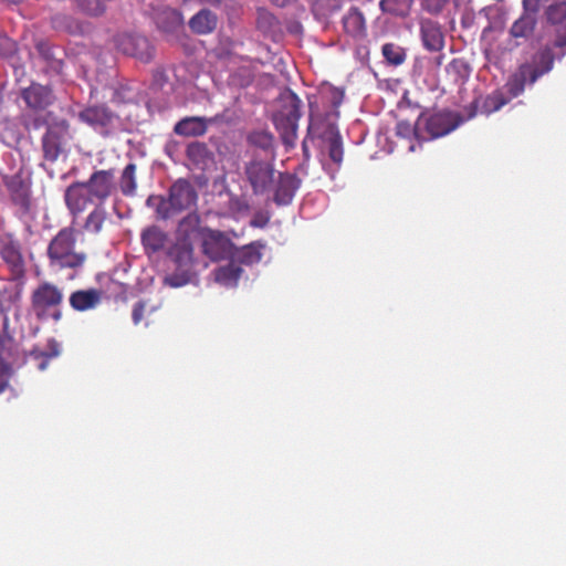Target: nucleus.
Here are the masks:
<instances>
[{"mask_svg": "<svg viewBox=\"0 0 566 566\" xmlns=\"http://www.w3.org/2000/svg\"><path fill=\"white\" fill-rule=\"evenodd\" d=\"M46 346H49V352L33 348L25 355V363L32 365L38 371H44L50 366L51 359L60 355V345L56 340L50 339Z\"/></svg>", "mask_w": 566, "mask_h": 566, "instance_id": "4be33fe9", "label": "nucleus"}, {"mask_svg": "<svg viewBox=\"0 0 566 566\" xmlns=\"http://www.w3.org/2000/svg\"><path fill=\"white\" fill-rule=\"evenodd\" d=\"M343 31L355 40H361L367 36V24L360 10L353 7L342 19Z\"/></svg>", "mask_w": 566, "mask_h": 566, "instance_id": "aec40b11", "label": "nucleus"}, {"mask_svg": "<svg viewBox=\"0 0 566 566\" xmlns=\"http://www.w3.org/2000/svg\"><path fill=\"white\" fill-rule=\"evenodd\" d=\"M187 158L195 169L208 170L214 167L216 158L209 147L199 140L192 142L187 146Z\"/></svg>", "mask_w": 566, "mask_h": 566, "instance_id": "f3484780", "label": "nucleus"}, {"mask_svg": "<svg viewBox=\"0 0 566 566\" xmlns=\"http://www.w3.org/2000/svg\"><path fill=\"white\" fill-rule=\"evenodd\" d=\"M208 130V119L205 117H184L175 124L177 136L199 137Z\"/></svg>", "mask_w": 566, "mask_h": 566, "instance_id": "5701e85b", "label": "nucleus"}, {"mask_svg": "<svg viewBox=\"0 0 566 566\" xmlns=\"http://www.w3.org/2000/svg\"><path fill=\"white\" fill-rule=\"evenodd\" d=\"M201 251L211 262H219L232 256L235 249L224 232L203 227L200 229Z\"/></svg>", "mask_w": 566, "mask_h": 566, "instance_id": "6e6552de", "label": "nucleus"}, {"mask_svg": "<svg viewBox=\"0 0 566 566\" xmlns=\"http://www.w3.org/2000/svg\"><path fill=\"white\" fill-rule=\"evenodd\" d=\"M107 222V211L103 205H95L91 213L87 214L84 222L86 233L99 234Z\"/></svg>", "mask_w": 566, "mask_h": 566, "instance_id": "cd10ccee", "label": "nucleus"}, {"mask_svg": "<svg viewBox=\"0 0 566 566\" xmlns=\"http://www.w3.org/2000/svg\"><path fill=\"white\" fill-rule=\"evenodd\" d=\"M242 268L237 262L231 261L224 266L216 269L214 277L218 283L224 286H235L242 275Z\"/></svg>", "mask_w": 566, "mask_h": 566, "instance_id": "c85d7f7f", "label": "nucleus"}, {"mask_svg": "<svg viewBox=\"0 0 566 566\" xmlns=\"http://www.w3.org/2000/svg\"><path fill=\"white\" fill-rule=\"evenodd\" d=\"M155 80L158 83H164L167 81V76H165L164 71H156L155 72Z\"/></svg>", "mask_w": 566, "mask_h": 566, "instance_id": "864d4df0", "label": "nucleus"}, {"mask_svg": "<svg viewBox=\"0 0 566 566\" xmlns=\"http://www.w3.org/2000/svg\"><path fill=\"white\" fill-rule=\"evenodd\" d=\"M546 20L553 25H558L566 20V1H559L548 6L546 9Z\"/></svg>", "mask_w": 566, "mask_h": 566, "instance_id": "58836bf2", "label": "nucleus"}, {"mask_svg": "<svg viewBox=\"0 0 566 566\" xmlns=\"http://www.w3.org/2000/svg\"><path fill=\"white\" fill-rule=\"evenodd\" d=\"M116 191L113 168L93 171L90 179L66 187L64 200L72 216L83 213L88 205H103Z\"/></svg>", "mask_w": 566, "mask_h": 566, "instance_id": "f257e3e1", "label": "nucleus"}, {"mask_svg": "<svg viewBox=\"0 0 566 566\" xmlns=\"http://www.w3.org/2000/svg\"><path fill=\"white\" fill-rule=\"evenodd\" d=\"M21 97L33 112H42L52 106L56 97L50 86L32 82L30 86L22 90Z\"/></svg>", "mask_w": 566, "mask_h": 566, "instance_id": "ddd939ff", "label": "nucleus"}, {"mask_svg": "<svg viewBox=\"0 0 566 566\" xmlns=\"http://www.w3.org/2000/svg\"><path fill=\"white\" fill-rule=\"evenodd\" d=\"M443 57H444V56H443V54H441V55L437 56V59H436V65H438V66L442 65V63H443Z\"/></svg>", "mask_w": 566, "mask_h": 566, "instance_id": "6e6d98bb", "label": "nucleus"}, {"mask_svg": "<svg viewBox=\"0 0 566 566\" xmlns=\"http://www.w3.org/2000/svg\"><path fill=\"white\" fill-rule=\"evenodd\" d=\"M381 54L385 56V60L388 62V64L391 65H400L406 59L403 48L392 42H388L382 45Z\"/></svg>", "mask_w": 566, "mask_h": 566, "instance_id": "f704fd0d", "label": "nucleus"}, {"mask_svg": "<svg viewBox=\"0 0 566 566\" xmlns=\"http://www.w3.org/2000/svg\"><path fill=\"white\" fill-rule=\"evenodd\" d=\"M251 146L258 147L263 151H271L273 149V135L266 130L252 132L248 137Z\"/></svg>", "mask_w": 566, "mask_h": 566, "instance_id": "c9c22d12", "label": "nucleus"}, {"mask_svg": "<svg viewBox=\"0 0 566 566\" xmlns=\"http://www.w3.org/2000/svg\"><path fill=\"white\" fill-rule=\"evenodd\" d=\"M415 0H381L379 6L382 13L405 18L409 14Z\"/></svg>", "mask_w": 566, "mask_h": 566, "instance_id": "473e14b6", "label": "nucleus"}, {"mask_svg": "<svg viewBox=\"0 0 566 566\" xmlns=\"http://www.w3.org/2000/svg\"><path fill=\"white\" fill-rule=\"evenodd\" d=\"M447 71L449 74L455 76L457 81H465L470 77L471 69L463 59H454L448 64Z\"/></svg>", "mask_w": 566, "mask_h": 566, "instance_id": "4c0bfd02", "label": "nucleus"}, {"mask_svg": "<svg viewBox=\"0 0 566 566\" xmlns=\"http://www.w3.org/2000/svg\"><path fill=\"white\" fill-rule=\"evenodd\" d=\"M167 255L175 265V272L164 277V285L181 287L193 276L195 249L188 238L179 239L169 247Z\"/></svg>", "mask_w": 566, "mask_h": 566, "instance_id": "39448f33", "label": "nucleus"}, {"mask_svg": "<svg viewBox=\"0 0 566 566\" xmlns=\"http://www.w3.org/2000/svg\"><path fill=\"white\" fill-rule=\"evenodd\" d=\"M0 254L3 262L9 265L11 276L14 280H22L25 273V264L19 242L11 235L3 237L0 240Z\"/></svg>", "mask_w": 566, "mask_h": 566, "instance_id": "9b49d317", "label": "nucleus"}, {"mask_svg": "<svg viewBox=\"0 0 566 566\" xmlns=\"http://www.w3.org/2000/svg\"><path fill=\"white\" fill-rule=\"evenodd\" d=\"M245 177L252 187L254 193L265 192L273 182L274 169L273 166L263 160H252L245 165Z\"/></svg>", "mask_w": 566, "mask_h": 566, "instance_id": "f8f14e48", "label": "nucleus"}, {"mask_svg": "<svg viewBox=\"0 0 566 566\" xmlns=\"http://www.w3.org/2000/svg\"><path fill=\"white\" fill-rule=\"evenodd\" d=\"M19 296H20V290H18V292L15 294L17 300H19Z\"/></svg>", "mask_w": 566, "mask_h": 566, "instance_id": "e2e57ef3", "label": "nucleus"}, {"mask_svg": "<svg viewBox=\"0 0 566 566\" xmlns=\"http://www.w3.org/2000/svg\"><path fill=\"white\" fill-rule=\"evenodd\" d=\"M420 34L422 45L430 52H440L444 46V35L441 24L431 20L423 19L420 23Z\"/></svg>", "mask_w": 566, "mask_h": 566, "instance_id": "dca6fc26", "label": "nucleus"}, {"mask_svg": "<svg viewBox=\"0 0 566 566\" xmlns=\"http://www.w3.org/2000/svg\"><path fill=\"white\" fill-rule=\"evenodd\" d=\"M301 118V99L297 94L286 91L280 94L279 109L273 114L272 120L275 124L281 140L287 147H293L297 139L298 120Z\"/></svg>", "mask_w": 566, "mask_h": 566, "instance_id": "20e7f679", "label": "nucleus"}, {"mask_svg": "<svg viewBox=\"0 0 566 566\" xmlns=\"http://www.w3.org/2000/svg\"><path fill=\"white\" fill-rule=\"evenodd\" d=\"M145 312H146V301H139L134 304L133 313H132V318H133L134 325L140 324Z\"/></svg>", "mask_w": 566, "mask_h": 566, "instance_id": "a18cd8bd", "label": "nucleus"}, {"mask_svg": "<svg viewBox=\"0 0 566 566\" xmlns=\"http://www.w3.org/2000/svg\"><path fill=\"white\" fill-rule=\"evenodd\" d=\"M64 290L51 281H42L30 294V308L38 321L63 319Z\"/></svg>", "mask_w": 566, "mask_h": 566, "instance_id": "7ed1b4c3", "label": "nucleus"}, {"mask_svg": "<svg viewBox=\"0 0 566 566\" xmlns=\"http://www.w3.org/2000/svg\"><path fill=\"white\" fill-rule=\"evenodd\" d=\"M38 52L41 56H43L44 61H52L53 53L49 44L44 42H39L36 45Z\"/></svg>", "mask_w": 566, "mask_h": 566, "instance_id": "49530a36", "label": "nucleus"}, {"mask_svg": "<svg viewBox=\"0 0 566 566\" xmlns=\"http://www.w3.org/2000/svg\"><path fill=\"white\" fill-rule=\"evenodd\" d=\"M192 0H184V2H191ZM199 2H202L203 0H198Z\"/></svg>", "mask_w": 566, "mask_h": 566, "instance_id": "0e129e2a", "label": "nucleus"}, {"mask_svg": "<svg viewBox=\"0 0 566 566\" xmlns=\"http://www.w3.org/2000/svg\"><path fill=\"white\" fill-rule=\"evenodd\" d=\"M52 28L59 32H67L70 34H77L84 32L82 24L72 19L71 15L65 13H57L51 19Z\"/></svg>", "mask_w": 566, "mask_h": 566, "instance_id": "c756f323", "label": "nucleus"}, {"mask_svg": "<svg viewBox=\"0 0 566 566\" xmlns=\"http://www.w3.org/2000/svg\"><path fill=\"white\" fill-rule=\"evenodd\" d=\"M448 2L449 0H424L423 7L430 14H439Z\"/></svg>", "mask_w": 566, "mask_h": 566, "instance_id": "c03bdc74", "label": "nucleus"}, {"mask_svg": "<svg viewBox=\"0 0 566 566\" xmlns=\"http://www.w3.org/2000/svg\"><path fill=\"white\" fill-rule=\"evenodd\" d=\"M106 1L107 0H76V4L82 13L92 17H97L105 12Z\"/></svg>", "mask_w": 566, "mask_h": 566, "instance_id": "e433bc0d", "label": "nucleus"}, {"mask_svg": "<svg viewBox=\"0 0 566 566\" xmlns=\"http://www.w3.org/2000/svg\"><path fill=\"white\" fill-rule=\"evenodd\" d=\"M136 187H138L136 184V165L128 164L122 170L119 177L120 193L125 197H133L136 193Z\"/></svg>", "mask_w": 566, "mask_h": 566, "instance_id": "2f4dec72", "label": "nucleus"}, {"mask_svg": "<svg viewBox=\"0 0 566 566\" xmlns=\"http://www.w3.org/2000/svg\"><path fill=\"white\" fill-rule=\"evenodd\" d=\"M408 150H409L410 153H412V151H415V150H416V146H415V144H413V143H411V144L408 146Z\"/></svg>", "mask_w": 566, "mask_h": 566, "instance_id": "13d9d810", "label": "nucleus"}, {"mask_svg": "<svg viewBox=\"0 0 566 566\" xmlns=\"http://www.w3.org/2000/svg\"><path fill=\"white\" fill-rule=\"evenodd\" d=\"M119 52L130 55L142 62L149 63L155 55V49L144 35L120 34L114 39Z\"/></svg>", "mask_w": 566, "mask_h": 566, "instance_id": "9d476101", "label": "nucleus"}, {"mask_svg": "<svg viewBox=\"0 0 566 566\" xmlns=\"http://www.w3.org/2000/svg\"><path fill=\"white\" fill-rule=\"evenodd\" d=\"M70 137V123L65 119H57L46 126L42 137L43 157L46 161H56L66 139Z\"/></svg>", "mask_w": 566, "mask_h": 566, "instance_id": "1a4fd4ad", "label": "nucleus"}, {"mask_svg": "<svg viewBox=\"0 0 566 566\" xmlns=\"http://www.w3.org/2000/svg\"><path fill=\"white\" fill-rule=\"evenodd\" d=\"M328 157H331L334 164L339 165L342 163L343 147L338 133H332L331 138H328Z\"/></svg>", "mask_w": 566, "mask_h": 566, "instance_id": "a19ab883", "label": "nucleus"}, {"mask_svg": "<svg viewBox=\"0 0 566 566\" xmlns=\"http://www.w3.org/2000/svg\"><path fill=\"white\" fill-rule=\"evenodd\" d=\"M526 83L531 84V75L525 70L518 67L517 72L510 76L505 83V90L510 94V98L517 97L524 93Z\"/></svg>", "mask_w": 566, "mask_h": 566, "instance_id": "7c9ffc66", "label": "nucleus"}, {"mask_svg": "<svg viewBox=\"0 0 566 566\" xmlns=\"http://www.w3.org/2000/svg\"><path fill=\"white\" fill-rule=\"evenodd\" d=\"M251 227H263V224L256 220L251 221Z\"/></svg>", "mask_w": 566, "mask_h": 566, "instance_id": "4d7b16f0", "label": "nucleus"}, {"mask_svg": "<svg viewBox=\"0 0 566 566\" xmlns=\"http://www.w3.org/2000/svg\"><path fill=\"white\" fill-rule=\"evenodd\" d=\"M2 349V343L0 342V350ZM11 368L8 363L0 355V394L9 386Z\"/></svg>", "mask_w": 566, "mask_h": 566, "instance_id": "37998d69", "label": "nucleus"}, {"mask_svg": "<svg viewBox=\"0 0 566 566\" xmlns=\"http://www.w3.org/2000/svg\"><path fill=\"white\" fill-rule=\"evenodd\" d=\"M396 136L401 137L402 139H411L415 138L418 142H422L423 139H419V134L417 133V123L415 125L409 124L406 120H400L396 124Z\"/></svg>", "mask_w": 566, "mask_h": 566, "instance_id": "79ce46f5", "label": "nucleus"}, {"mask_svg": "<svg viewBox=\"0 0 566 566\" xmlns=\"http://www.w3.org/2000/svg\"><path fill=\"white\" fill-rule=\"evenodd\" d=\"M535 27V20L531 13H525L513 22L510 33L513 38H526L532 35Z\"/></svg>", "mask_w": 566, "mask_h": 566, "instance_id": "72a5a7b5", "label": "nucleus"}, {"mask_svg": "<svg viewBox=\"0 0 566 566\" xmlns=\"http://www.w3.org/2000/svg\"><path fill=\"white\" fill-rule=\"evenodd\" d=\"M301 180L297 176L291 174H280L273 201L277 205H289L292 202L294 193L300 187Z\"/></svg>", "mask_w": 566, "mask_h": 566, "instance_id": "412c9836", "label": "nucleus"}, {"mask_svg": "<svg viewBox=\"0 0 566 566\" xmlns=\"http://www.w3.org/2000/svg\"><path fill=\"white\" fill-rule=\"evenodd\" d=\"M273 4H276L280 8H284L287 4H291L292 2H295L296 0H271Z\"/></svg>", "mask_w": 566, "mask_h": 566, "instance_id": "603ef678", "label": "nucleus"}, {"mask_svg": "<svg viewBox=\"0 0 566 566\" xmlns=\"http://www.w3.org/2000/svg\"><path fill=\"white\" fill-rule=\"evenodd\" d=\"M333 97H332V104L334 107H338L343 101V92L335 88L333 90Z\"/></svg>", "mask_w": 566, "mask_h": 566, "instance_id": "3c124183", "label": "nucleus"}, {"mask_svg": "<svg viewBox=\"0 0 566 566\" xmlns=\"http://www.w3.org/2000/svg\"><path fill=\"white\" fill-rule=\"evenodd\" d=\"M200 223V217L197 213H189L180 221V227H197Z\"/></svg>", "mask_w": 566, "mask_h": 566, "instance_id": "de8ad7c7", "label": "nucleus"}, {"mask_svg": "<svg viewBox=\"0 0 566 566\" xmlns=\"http://www.w3.org/2000/svg\"><path fill=\"white\" fill-rule=\"evenodd\" d=\"M197 199L195 186L187 179H177L169 187L168 198H160V203L156 209L157 214L163 219H168L170 216L195 208Z\"/></svg>", "mask_w": 566, "mask_h": 566, "instance_id": "423d86ee", "label": "nucleus"}, {"mask_svg": "<svg viewBox=\"0 0 566 566\" xmlns=\"http://www.w3.org/2000/svg\"><path fill=\"white\" fill-rule=\"evenodd\" d=\"M189 28L197 34H208L217 28V15L209 9H202L189 20Z\"/></svg>", "mask_w": 566, "mask_h": 566, "instance_id": "a878e982", "label": "nucleus"}, {"mask_svg": "<svg viewBox=\"0 0 566 566\" xmlns=\"http://www.w3.org/2000/svg\"><path fill=\"white\" fill-rule=\"evenodd\" d=\"M77 233L75 227L66 226L59 230L46 247V259L53 272L70 271V279L76 277L84 268L87 255L84 251L76 250Z\"/></svg>", "mask_w": 566, "mask_h": 566, "instance_id": "f03ea898", "label": "nucleus"}, {"mask_svg": "<svg viewBox=\"0 0 566 566\" xmlns=\"http://www.w3.org/2000/svg\"><path fill=\"white\" fill-rule=\"evenodd\" d=\"M78 118L94 129L105 128L112 124L114 114L106 105H91L78 113Z\"/></svg>", "mask_w": 566, "mask_h": 566, "instance_id": "a211bd4d", "label": "nucleus"}, {"mask_svg": "<svg viewBox=\"0 0 566 566\" xmlns=\"http://www.w3.org/2000/svg\"><path fill=\"white\" fill-rule=\"evenodd\" d=\"M265 248V243L261 240L244 244L239 248L235 253L232 252V256L235 258L237 262L244 265H252L262 261V251Z\"/></svg>", "mask_w": 566, "mask_h": 566, "instance_id": "b1692460", "label": "nucleus"}, {"mask_svg": "<svg viewBox=\"0 0 566 566\" xmlns=\"http://www.w3.org/2000/svg\"><path fill=\"white\" fill-rule=\"evenodd\" d=\"M344 0H316L314 2V12L327 17L338 11L343 6Z\"/></svg>", "mask_w": 566, "mask_h": 566, "instance_id": "ea45409f", "label": "nucleus"}, {"mask_svg": "<svg viewBox=\"0 0 566 566\" xmlns=\"http://www.w3.org/2000/svg\"><path fill=\"white\" fill-rule=\"evenodd\" d=\"M2 103H3V94H2V88L0 87V106H2Z\"/></svg>", "mask_w": 566, "mask_h": 566, "instance_id": "bf43d9fd", "label": "nucleus"}, {"mask_svg": "<svg viewBox=\"0 0 566 566\" xmlns=\"http://www.w3.org/2000/svg\"><path fill=\"white\" fill-rule=\"evenodd\" d=\"M554 45H555V48H558V49H566V29L564 32H560L557 35V39H555Z\"/></svg>", "mask_w": 566, "mask_h": 566, "instance_id": "8fccbe9b", "label": "nucleus"}, {"mask_svg": "<svg viewBox=\"0 0 566 566\" xmlns=\"http://www.w3.org/2000/svg\"><path fill=\"white\" fill-rule=\"evenodd\" d=\"M21 205H22V210L24 211H28L29 208H30V200H29V197L27 196H22V200H21Z\"/></svg>", "mask_w": 566, "mask_h": 566, "instance_id": "5fc2aeb1", "label": "nucleus"}, {"mask_svg": "<svg viewBox=\"0 0 566 566\" xmlns=\"http://www.w3.org/2000/svg\"><path fill=\"white\" fill-rule=\"evenodd\" d=\"M541 0H523V7L526 13H537Z\"/></svg>", "mask_w": 566, "mask_h": 566, "instance_id": "09e8293b", "label": "nucleus"}, {"mask_svg": "<svg viewBox=\"0 0 566 566\" xmlns=\"http://www.w3.org/2000/svg\"><path fill=\"white\" fill-rule=\"evenodd\" d=\"M143 249L148 256L161 252L168 242V234L158 226H148L140 233Z\"/></svg>", "mask_w": 566, "mask_h": 566, "instance_id": "6ab92c4d", "label": "nucleus"}, {"mask_svg": "<svg viewBox=\"0 0 566 566\" xmlns=\"http://www.w3.org/2000/svg\"><path fill=\"white\" fill-rule=\"evenodd\" d=\"M103 297L102 290L85 289L72 291L69 297L70 306L77 313H85L99 306Z\"/></svg>", "mask_w": 566, "mask_h": 566, "instance_id": "2eb2a0df", "label": "nucleus"}, {"mask_svg": "<svg viewBox=\"0 0 566 566\" xmlns=\"http://www.w3.org/2000/svg\"><path fill=\"white\" fill-rule=\"evenodd\" d=\"M553 65L554 53L552 49L544 48L533 55L531 63H525L518 67L525 70V72L531 75V84H533L536 80L552 71Z\"/></svg>", "mask_w": 566, "mask_h": 566, "instance_id": "4468645a", "label": "nucleus"}, {"mask_svg": "<svg viewBox=\"0 0 566 566\" xmlns=\"http://www.w3.org/2000/svg\"><path fill=\"white\" fill-rule=\"evenodd\" d=\"M457 125L449 112H422L417 117V133L420 134V140H433L449 135Z\"/></svg>", "mask_w": 566, "mask_h": 566, "instance_id": "0eeeda50", "label": "nucleus"}, {"mask_svg": "<svg viewBox=\"0 0 566 566\" xmlns=\"http://www.w3.org/2000/svg\"><path fill=\"white\" fill-rule=\"evenodd\" d=\"M155 22L161 31L174 32L181 28L184 19L180 11H177L170 7H166L155 14Z\"/></svg>", "mask_w": 566, "mask_h": 566, "instance_id": "393cba45", "label": "nucleus"}, {"mask_svg": "<svg viewBox=\"0 0 566 566\" xmlns=\"http://www.w3.org/2000/svg\"><path fill=\"white\" fill-rule=\"evenodd\" d=\"M510 101L511 98L506 97L502 91L496 90L483 98L473 101V106L479 108V112L489 115L502 108Z\"/></svg>", "mask_w": 566, "mask_h": 566, "instance_id": "bb28decb", "label": "nucleus"}, {"mask_svg": "<svg viewBox=\"0 0 566 566\" xmlns=\"http://www.w3.org/2000/svg\"><path fill=\"white\" fill-rule=\"evenodd\" d=\"M9 2H13V3H19V2H22V0H7Z\"/></svg>", "mask_w": 566, "mask_h": 566, "instance_id": "680f3d73", "label": "nucleus"}, {"mask_svg": "<svg viewBox=\"0 0 566 566\" xmlns=\"http://www.w3.org/2000/svg\"><path fill=\"white\" fill-rule=\"evenodd\" d=\"M303 149H304V154H305V156L307 157V146H306V143H305V142L303 143Z\"/></svg>", "mask_w": 566, "mask_h": 566, "instance_id": "052dcab7", "label": "nucleus"}]
</instances>
